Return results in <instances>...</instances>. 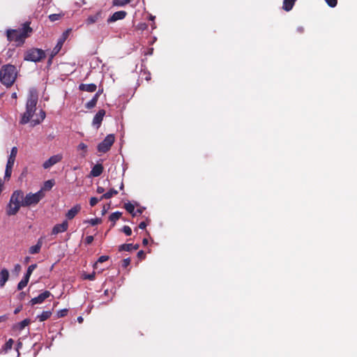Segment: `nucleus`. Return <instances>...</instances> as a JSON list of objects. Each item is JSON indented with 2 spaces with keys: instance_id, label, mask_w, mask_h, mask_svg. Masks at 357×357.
<instances>
[{
  "instance_id": "1",
  "label": "nucleus",
  "mask_w": 357,
  "mask_h": 357,
  "mask_svg": "<svg viewBox=\"0 0 357 357\" xmlns=\"http://www.w3.org/2000/svg\"><path fill=\"white\" fill-rule=\"evenodd\" d=\"M33 29L30 27V22H26L22 27L18 29H8L6 31L7 39L10 42L16 43L17 46H21L24 43L26 38L30 36Z\"/></svg>"
},
{
  "instance_id": "2",
  "label": "nucleus",
  "mask_w": 357,
  "mask_h": 357,
  "mask_svg": "<svg viewBox=\"0 0 357 357\" xmlns=\"http://www.w3.org/2000/svg\"><path fill=\"white\" fill-rule=\"evenodd\" d=\"M16 67L11 64L4 65L0 70V81L6 87H10L17 78Z\"/></svg>"
},
{
  "instance_id": "3",
  "label": "nucleus",
  "mask_w": 357,
  "mask_h": 357,
  "mask_svg": "<svg viewBox=\"0 0 357 357\" xmlns=\"http://www.w3.org/2000/svg\"><path fill=\"white\" fill-rule=\"evenodd\" d=\"M37 102L38 96L31 93L26 103V111L22 115L20 121V124L24 125L29 122L36 112Z\"/></svg>"
},
{
  "instance_id": "4",
  "label": "nucleus",
  "mask_w": 357,
  "mask_h": 357,
  "mask_svg": "<svg viewBox=\"0 0 357 357\" xmlns=\"http://www.w3.org/2000/svg\"><path fill=\"white\" fill-rule=\"evenodd\" d=\"M24 199V192L21 190H15L11 195L9 204L7 207L8 215H14L22 206V200Z\"/></svg>"
},
{
  "instance_id": "5",
  "label": "nucleus",
  "mask_w": 357,
  "mask_h": 357,
  "mask_svg": "<svg viewBox=\"0 0 357 357\" xmlns=\"http://www.w3.org/2000/svg\"><path fill=\"white\" fill-rule=\"evenodd\" d=\"M45 197L43 190H40L36 193L29 192L26 194L22 200V207H29L36 205Z\"/></svg>"
},
{
  "instance_id": "6",
  "label": "nucleus",
  "mask_w": 357,
  "mask_h": 357,
  "mask_svg": "<svg viewBox=\"0 0 357 357\" xmlns=\"http://www.w3.org/2000/svg\"><path fill=\"white\" fill-rule=\"evenodd\" d=\"M45 58V52L42 49L31 48L24 53V59L28 61L40 62Z\"/></svg>"
},
{
  "instance_id": "7",
  "label": "nucleus",
  "mask_w": 357,
  "mask_h": 357,
  "mask_svg": "<svg viewBox=\"0 0 357 357\" xmlns=\"http://www.w3.org/2000/svg\"><path fill=\"white\" fill-rule=\"evenodd\" d=\"M115 141L114 135L112 134L108 135L102 142L98 145V151L100 153H107L109 151L111 146Z\"/></svg>"
},
{
  "instance_id": "8",
  "label": "nucleus",
  "mask_w": 357,
  "mask_h": 357,
  "mask_svg": "<svg viewBox=\"0 0 357 357\" xmlns=\"http://www.w3.org/2000/svg\"><path fill=\"white\" fill-rule=\"evenodd\" d=\"M62 159V154L54 155L43 164V167L44 169H49L56 163L61 162Z\"/></svg>"
},
{
  "instance_id": "9",
  "label": "nucleus",
  "mask_w": 357,
  "mask_h": 357,
  "mask_svg": "<svg viewBox=\"0 0 357 357\" xmlns=\"http://www.w3.org/2000/svg\"><path fill=\"white\" fill-rule=\"evenodd\" d=\"M50 291L46 290L41 293L40 295H38L37 297L33 298L30 301L29 303L31 305H34L36 304H40L42 303L45 299L49 298L51 296Z\"/></svg>"
},
{
  "instance_id": "10",
  "label": "nucleus",
  "mask_w": 357,
  "mask_h": 357,
  "mask_svg": "<svg viewBox=\"0 0 357 357\" xmlns=\"http://www.w3.org/2000/svg\"><path fill=\"white\" fill-rule=\"evenodd\" d=\"M68 228V223L67 220H64L61 224H57L54 226L52 230V235H56L59 233L64 232L67 231Z\"/></svg>"
},
{
  "instance_id": "11",
  "label": "nucleus",
  "mask_w": 357,
  "mask_h": 357,
  "mask_svg": "<svg viewBox=\"0 0 357 357\" xmlns=\"http://www.w3.org/2000/svg\"><path fill=\"white\" fill-rule=\"evenodd\" d=\"M127 15V13L124 10L116 11L107 19L108 23H112L119 20H123Z\"/></svg>"
},
{
  "instance_id": "12",
  "label": "nucleus",
  "mask_w": 357,
  "mask_h": 357,
  "mask_svg": "<svg viewBox=\"0 0 357 357\" xmlns=\"http://www.w3.org/2000/svg\"><path fill=\"white\" fill-rule=\"evenodd\" d=\"M81 205L76 204L72 207L66 214V217L68 220H73L81 211Z\"/></svg>"
},
{
  "instance_id": "13",
  "label": "nucleus",
  "mask_w": 357,
  "mask_h": 357,
  "mask_svg": "<svg viewBox=\"0 0 357 357\" xmlns=\"http://www.w3.org/2000/svg\"><path fill=\"white\" fill-rule=\"evenodd\" d=\"M105 115V111L104 109H100L95 115L93 119V125L96 126L98 128L103 120V117Z\"/></svg>"
},
{
  "instance_id": "14",
  "label": "nucleus",
  "mask_w": 357,
  "mask_h": 357,
  "mask_svg": "<svg viewBox=\"0 0 357 357\" xmlns=\"http://www.w3.org/2000/svg\"><path fill=\"white\" fill-rule=\"evenodd\" d=\"M103 170H104V167H103L102 165L98 163L92 167L90 174L91 176L98 177L102 174V173L103 172Z\"/></svg>"
},
{
  "instance_id": "15",
  "label": "nucleus",
  "mask_w": 357,
  "mask_h": 357,
  "mask_svg": "<svg viewBox=\"0 0 357 357\" xmlns=\"http://www.w3.org/2000/svg\"><path fill=\"white\" fill-rule=\"evenodd\" d=\"M43 238H40L38 240V242L35 245L31 246L29 248V253L31 255H35V254L39 253L40 251V249L43 246Z\"/></svg>"
},
{
  "instance_id": "16",
  "label": "nucleus",
  "mask_w": 357,
  "mask_h": 357,
  "mask_svg": "<svg viewBox=\"0 0 357 357\" xmlns=\"http://www.w3.org/2000/svg\"><path fill=\"white\" fill-rule=\"evenodd\" d=\"M9 278V272L6 268H3L0 271V287H4L6 282Z\"/></svg>"
},
{
  "instance_id": "17",
  "label": "nucleus",
  "mask_w": 357,
  "mask_h": 357,
  "mask_svg": "<svg viewBox=\"0 0 357 357\" xmlns=\"http://www.w3.org/2000/svg\"><path fill=\"white\" fill-rule=\"evenodd\" d=\"M97 89L95 84H81L79 86V89L82 91L94 92Z\"/></svg>"
},
{
  "instance_id": "18",
  "label": "nucleus",
  "mask_w": 357,
  "mask_h": 357,
  "mask_svg": "<svg viewBox=\"0 0 357 357\" xmlns=\"http://www.w3.org/2000/svg\"><path fill=\"white\" fill-rule=\"evenodd\" d=\"M102 11H98L95 15L89 16L86 20V24H91L98 22L100 19L102 18Z\"/></svg>"
},
{
  "instance_id": "19",
  "label": "nucleus",
  "mask_w": 357,
  "mask_h": 357,
  "mask_svg": "<svg viewBox=\"0 0 357 357\" xmlns=\"http://www.w3.org/2000/svg\"><path fill=\"white\" fill-rule=\"evenodd\" d=\"M296 1V0H284L282 9L287 12L290 11L293 8Z\"/></svg>"
},
{
  "instance_id": "20",
  "label": "nucleus",
  "mask_w": 357,
  "mask_h": 357,
  "mask_svg": "<svg viewBox=\"0 0 357 357\" xmlns=\"http://www.w3.org/2000/svg\"><path fill=\"white\" fill-rule=\"evenodd\" d=\"M117 194H118V191L114 188H112L108 192L103 194L100 197V200H102L103 199H110L111 197H112L114 195H116Z\"/></svg>"
},
{
  "instance_id": "21",
  "label": "nucleus",
  "mask_w": 357,
  "mask_h": 357,
  "mask_svg": "<svg viewBox=\"0 0 357 357\" xmlns=\"http://www.w3.org/2000/svg\"><path fill=\"white\" fill-rule=\"evenodd\" d=\"M121 215H122V213L121 212H119V211H116L114 213H112L109 217V221L112 222V227H114V225H115V222L120 219V218L121 217Z\"/></svg>"
},
{
  "instance_id": "22",
  "label": "nucleus",
  "mask_w": 357,
  "mask_h": 357,
  "mask_svg": "<svg viewBox=\"0 0 357 357\" xmlns=\"http://www.w3.org/2000/svg\"><path fill=\"white\" fill-rule=\"evenodd\" d=\"M52 315L51 311H43L41 314L37 316V319L40 321H44L48 319Z\"/></svg>"
},
{
  "instance_id": "23",
  "label": "nucleus",
  "mask_w": 357,
  "mask_h": 357,
  "mask_svg": "<svg viewBox=\"0 0 357 357\" xmlns=\"http://www.w3.org/2000/svg\"><path fill=\"white\" fill-rule=\"evenodd\" d=\"M124 208L132 215V217L136 216V213H135V206L130 203L128 202L124 204Z\"/></svg>"
},
{
  "instance_id": "24",
  "label": "nucleus",
  "mask_w": 357,
  "mask_h": 357,
  "mask_svg": "<svg viewBox=\"0 0 357 357\" xmlns=\"http://www.w3.org/2000/svg\"><path fill=\"white\" fill-rule=\"evenodd\" d=\"M63 43L61 41L58 40L57 44L53 48V50L51 52V58H53L59 52V51L61 50V49L63 46Z\"/></svg>"
},
{
  "instance_id": "25",
  "label": "nucleus",
  "mask_w": 357,
  "mask_h": 357,
  "mask_svg": "<svg viewBox=\"0 0 357 357\" xmlns=\"http://www.w3.org/2000/svg\"><path fill=\"white\" fill-rule=\"evenodd\" d=\"M98 100V95H94V96L92 98V99L86 104V107L87 109L93 108L96 105Z\"/></svg>"
},
{
  "instance_id": "26",
  "label": "nucleus",
  "mask_w": 357,
  "mask_h": 357,
  "mask_svg": "<svg viewBox=\"0 0 357 357\" xmlns=\"http://www.w3.org/2000/svg\"><path fill=\"white\" fill-rule=\"evenodd\" d=\"M30 324V320L29 319H25L23 321H20L17 325V328L19 331H22L26 326H27Z\"/></svg>"
},
{
  "instance_id": "27",
  "label": "nucleus",
  "mask_w": 357,
  "mask_h": 357,
  "mask_svg": "<svg viewBox=\"0 0 357 357\" xmlns=\"http://www.w3.org/2000/svg\"><path fill=\"white\" fill-rule=\"evenodd\" d=\"M54 183L55 182L54 180H47L44 183V185L42 190H50L54 185Z\"/></svg>"
},
{
  "instance_id": "28",
  "label": "nucleus",
  "mask_w": 357,
  "mask_h": 357,
  "mask_svg": "<svg viewBox=\"0 0 357 357\" xmlns=\"http://www.w3.org/2000/svg\"><path fill=\"white\" fill-rule=\"evenodd\" d=\"M132 243H125V244H122L121 245L119 246V252H122V251H131L132 250Z\"/></svg>"
},
{
  "instance_id": "29",
  "label": "nucleus",
  "mask_w": 357,
  "mask_h": 357,
  "mask_svg": "<svg viewBox=\"0 0 357 357\" xmlns=\"http://www.w3.org/2000/svg\"><path fill=\"white\" fill-rule=\"evenodd\" d=\"M36 267H37V264H36L30 265L28 267L26 273V274L24 275V277H25V278H26L27 279L29 280V278H30L33 271L36 268Z\"/></svg>"
},
{
  "instance_id": "30",
  "label": "nucleus",
  "mask_w": 357,
  "mask_h": 357,
  "mask_svg": "<svg viewBox=\"0 0 357 357\" xmlns=\"http://www.w3.org/2000/svg\"><path fill=\"white\" fill-rule=\"evenodd\" d=\"M132 0H113L112 4L114 6H123L129 3Z\"/></svg>"
},
{
  "instance_id": "31",
  "label": "nucleus",
  "mask_w": 357,
  "mask_h": 357,
  "mask_svg": "<svg viewBox=\"0 0 357 357\" xmlns=\"http://www.w3.org/2000/svg\"><path fill=\"white\" fill-rule=\"evenodd\" d=\"M87 145L85 144L84 143H80L78 146H77V150H81L83 152L81 153V156L82 158H85L86 156V152H87Z\"/></svg>"
},
{
  "instance_id": "32",
  "label": "nucleus",
  "mask_w": 357,
  "mask_h": 357,
  "mask_svg": "<svg viewBox=\"0 0 357 357\" xmlns=\"http://www.w3.org/2000/svg\"><path fill=\"white\" fill-rule=\"evenodd\" d=\"M63 16H64V13H57V14H51L48 16V18L51 22H55L59 20Z\"/></svg>"
},
{
  "instance_id": "33",
  "label": "nucleus",
  "mask_w": 357,
  "mask_h": 357,
  "mask_svg": "<svg viewBox=\"0 0 357 357\" xmlns=\"http://www.w3.org/2000/svg\"><path fill=\"white\" fill-rule=\"evenodd\" d=\"M84 223H89L92 226L100 224L102 222V219L99 218H92L90 220H86L84 221Z\"/></svg>"
},
{
  "instance_id": "34",
  "label": "nucleus",
  "mask_w": 357,
  "mask_h": 357,
  "mask_svg": "<svg viewBox=\"0 0 357 357\" xmlns=\"http://www.w3.org/2000/svg\"><path fill=\"white\" fill-rule=\"evenodd\" d=\"M29 280V279L24 277L23 279L18 283L17 289L22 290L23 288H24L27 285Z\"/></svg>"
},
{
  "instance_id": "35",
  "label": "nucleus",
  "mask_w": 357,
  "mask_h": 357,
  "mask_svg": "<svg viewBox=\"0 0 357 357\" xmlns=\"http://www.w3.org/2000/svg\"><path fill=\"white\" fill-rule=\"evenodd\" d=\"M13 343L14 341L10 338L6 342L2 349L6 352L12 349Z\"/></svg>"
},
{
  "instance_id": "36",
  "label": "nucleus",
  "mask_w": 357,
  "mask_h": 357,
  "mask_svg": "<svg viewBox=\"0 0 357 357\" xmlns=\"http://www.w3.org/2000/svg\"><path fill=\"white\" fill-rule=\"evenodd\" d=\"M17 151H18L17 148L16 146H13L11 149L10 153L8 156V159L15 160V158H16V156L17 154Z\"/></svg>"
},
{
  "instance_id": "37",
  "label": "nucleus",
  "mask_w": 357,
  "mask_h": 357,
  "mask_svg": "<svg viewBox=\"0 0 357 357\" xmlns=\"http://www.w3.org/2000/svg\"><path fill=\"white\" fill-rule=\"evenodd\" d=\"M13 169L9 167H6L5 174H4V181H9L12 174Z\"/></svg>"
},
{
  "instance_id": "38",
  "label": "nucleus",
  "mask_w": 357,
  "mask_h": 357,
  "mask_svg": "<svg viewBox=\"0 0 357 357\" xmlns=\"http://www.w3.org/2000/svg\"><path fill=\"white\" fill-rule=\"evenodd\" d=\"M122 231L126 235V236H130L132 234V229L129 226L125 225L122 228Z\"/></svg>"
},
{
  "instance_id": "39",
  "label": "nucleus",
  "mask_w": 357,
  "mask_h": 357,
  "mask_svg": "<svg viewBox=\"0 0 357 357\" xmlns=\"http://www.w3.org/2000/svg\"><path fill=\"white\" fill-rule=\"evenodd\" d=\"M68 310L67 309H63L57 312V317L61 318L66 317L68 314Z\"/></svg>"
},
{
  "instance_id": "40",
  "label": "nucleus",
  "mask_w": 357,
  "mask_h": 357,
  "mask_svg": "<svg viewBox=\"0 0 357 357\" xmlns=\"http://www.w3.org/2000/svg\"><path fill=\"white\" fill-rule=\"evenodd\" d=\"M70 29H68L66 30V31H64L62 34V36L61 38L59 40V41H61L63 43L65 42V40H66V38H68V35H69V33H70Z\"/></svg>"
},
{
  "instance_id": "41",
  "label": "nucleus",
  "mask_w": 357,
  "mask_h": 357,
  "mask_svg": "<svg viewBox=\"0 0 357 357\" xmlns=\"http://www.w3.org/2000/svg\"><path fill=\"white\" fill-rule=\"evenodd\" d=\"M130 258L128 257L126 259H123L121 266L123 268H126L130 264Z\"/></svg>"
},
{
  "instance_id": "42",
  "label": "nucleus",
  "mask_w": 357,
  "mask_h": 357,
  "mask_svg": "<svg viewBox=\"0 0 357 357\" xmlns=\"http://www.w3.org/2000/svg\"><path fill=\"white\" fill-rule=\"evenodd\" d=\"M328 6L334 8L337 6V0H325Z\"/></svg>"
},
{
  "instance_id": "43",
  "label": "nucleus",
  "mask_w": 357,
  "mask_h": 357,
  "mask_svg": "<svg viewBox=\"0 0 357 357\" xmlns=\"http://www.w3.org/2000/svg\"><path fill=\"white\" fill-rule=\"evenodd\" d=\"M100 201L97 197H91L89 201V204L91 206H96L98 202Z\"/></svg>"
},
{
  "instance_id": "44",
  "label": "nucleus",
  "mask_w": 357,
  "mask_h": 357,
  "mask_svg": "<svg viewBox=\"0 0 357 357\" xmlns=\"http://www.w3.org/2000/svg\"><path fill=\"white\" fill-rule=\"evenodd\" d=\"M109 256H107V255H102V256H100L98 261H97V263H103L106 261H107L109 259Z\"/></svg>"
},
{
  "instance_id": "45",
  "label": "nucleus",
  "mask_w": 357,
  "mask_h": 357,
  "mask_svg": "<svg viewBox=\"0 0 357 357\" xmlns=\"http://www.w3.org/2000/svg\"><path fill=\"white\" fill-rule=\"evenodd\" d=\"M96 273L93 272L91 274L85 275L84 278L89 280H93L95 279Z\"/></svg>"
},
{
  "instance_id": "46",
  "label": "nucleus",
  "mask_w": 357,
  "mask_h": 357,
  "mask_svg": "<svg viewBox=\"0 0 357 357\" xmlns=\"http://www.w3.org/2000/svg\"><path fill=\"white\" fill-rule=\"evenodd\" d=\"M15 160H10V159L8 158L6 167H9V168L13 169V167L14 166V164H15Z\"/></svg>"
},
{
  "instance_id": "47",
  "label": "nucleus",
  "mask_w": 357,
  "mask_h": 357,
  "mask_svg": "<svg viewBox=\"0 0 357 357\" xmlns=\"http://www.w3.org/2000/svg\"><path fill=\"white\" fill-rule=\"evenodd\" d=\"M137 257H138L140 260L144 259H145V257H146V254H145V252H144L143 250H139V251L137 252Z\"/></svg>"
},
{
  "instance_id": "48",
  "label": "nucleus",
  "mask_w": 357,
  "mask_h": 357,
  "mask_svg": "<svg viewBox=\"0 0 357 357\" xmlns=\"http://www.w3.org/2000/svg\"><path fill=\"white\" fill-rule=\"evenodd\" d=\"M93 241V236H87L85 238L84 242L86 244L89 245L91 244Z\"/></svg>"
},
{
  "instance_id": "49",
  "label": "nucleus",
  "mask_w": 357,
  "mask_h": 357,
  "mask_svg": "<svg viewBox=\"0 0 357 357\" xmlns=\"http://www.w3.org/2000/svg\"><path fill=\"white\" fill-rule=\"evenodd\" d=\"M22 267L20 264H17L15 267L13 271L16 273V275H18L19 273L21 271Z\"/></svg>"
},
{
  "instance_id": "50",
  "label": "nucleus",
  "mask_w": 357,
  "mask_h": 357,
  "mask_svg": "<svg viewBox=\"0 0 357 357\" xmlns=\"http://www.w3.org/2000/svg\"><path fill=\"white\" fill-rule=\"evenodd\" d=\"M147 226V223L144 221L142 222L139 225V228L141 229H144Z\"/></svg>"
},
{
  "instance_id": "51",
  "label": "nucleus",
  "mask_w": 357,
  "mask_h": 357,
  "mask_svg": "<svg viewBox=\"0 0 357 357\" xmlns=\"http://www.w3.org/2000/svg\"><path fill=\"white\" fill-rule=\"evenodd\" d=\"M144 210H145V208H144V207H140V208H137V209L136 210V211H135V213H136V215H137V213H139V214H142V213L144 212Z\"/></svg>"
},
{
  "instance_id": "52",
  "label": "nucleus",
  "mask_w": 357,
  "mask_h": 357,
  "mask_svg": "<svg viewBox=\"0 0 357 357\" xmlns=\"http://www.w3.org/2000/svg\"><path fill=\"white\" fill-rule=\"evenodd\" d=\"M22 309V305H20L17 307H16L14 310V314H18Z\"/></svg>"
},
{
  "instance_id": "53",
  "label": "nucleus",
  "mask_w": 357,
  "mask_h": 357,
  "mask_svg": "<svg viewBox=\"0 0 357 357\" xmlns=\"http://www.w3.org/2000/svg\"><path fill=\"white\" fill-rule=\"evenodd\" d=\"M104 191H105V189H104L102 187H101V186H98V187L97 188L96 192H97L98 193L101 194V193H103V192H104Z\"/></svg>"
},
{
  "instance_id": "54",
  "label": "nucleus",
  "mask_w": 357,
  "mask_h": 357,
  "mask_svg": "<svg viewBox=\"0 0 357 357\" xmlns=\"http://www.w3.org/2000/svg\"><path fill=\"white\" fill-rule=\"evenodd\" d=\"M8 319V317L6 315H2L0 316V323L3 321H6Z\"/></svg>"
},
{
  "instance_id": "55",
  "label": "nucleus",
  "mask_w": 357,
  "mask_h": 357,
  "mask_svg": "<svg viewBox=\"0 0 357 357\" xmlns=\"http://www.w3.org/2000/svg\"><path fill=\"white\" fill-rule=\"evenodd\" d=\"M144 75H146V77H144V79L147 81L150 80L151 79V74L149 73H146L145 72L144 73Z\"/></svg>"
},
{
  "instance_id": "56",
  "label": "nucleus",
  "mask_w": 357,
  "mask_h": 357,
  "mask_svg": "<svg viewBox=\"0 0 357 357\" xmlns=\"http://www.w3.org/2000/svg\"><path fill=\"white\" fill-rule=\"evenodd\" d=\"M26 296V293H25V292H24V291H22V292L19 294V298H20V300H22V299L24 298V296Z\"/></svg>"
},
{
  "instance_id": "57",
  "label": "nucleus",
  "mask_w": 357,
  "mask_h": 357,
  "mask_svg": "<svg viewBox=\"0 0 357 357\" xmlns=\"http://www.w3.org/2000/svg\"><path fill=\"white\" fill-rule=\"evenodd\" d=\"M149 243V241H148V239L147 238H144L143 241H142V244L144 246H146Z\"/></svg>"
},
{
  "instance_id": "58",
  "label": "nucleus",
  "mask_w": 357,
  "mask_h": 357,
  "mask_svg": "<svg viewBox=\"0 0 357 357\" xmlns=\"http://www.w3.org/2000/svg\"><path fill=\"white\" fill-rule=\"evenodd\" d=\"M139 248V244H135V245H133L132 244V250H137L138 248Z\"/></svg>"
},
{
  "instance_id": "59",
  "label": "nucleus",
  "mask_w": 357,
  "mask_h": 357,
  "mask_svg": "<svg viewBox=\"0 0 357 357\" xmlns=\"http://www.w3.org/2000/svg\"><path fill=\"white\" fill-rule=\"evenodd\" d=\"M103 92V89H99L95 95H98V98L100 97V96L102 94V93Z\"/></svg>"
},
{
  "instance_id": "60",
  "label": "nucleus",
  "mask_w": 357,
  "mask_h": 357,
  "mask_svg": "<svg viewBox=\"0 0 357 357\" xmlns=\"http://www.w3.org/2000/svg\"><path fill=\"white\" fill-rule=\"evenodd\" d=\"M40 115H41V119H41V121H43V120L45 119V112H43V111H42V110H41V112H40Z\"/></svg>"
},
{
  "instance_id": "61",
  "label": "nucleus",
  "mask_w": 357,
  "mask_h": 357,
  "mask_svg": "<svg viewBox=\"0 0 357 357\" xmlns=\"http://www.w3.org/2000/svg\"><path fill=\"white\" fill-rule=\"evenodd\" d=\"M11 97L12 98L17 99V93L15 92L13 93Z\"/></svg>"
},
{
  "instance_id": "62",
  "label": "nucleus",
  "mask_w": 357,
  "mask_h": 357,
  "mask_svg": "<svg viewBox=\"0 0 357 357\" xmlns=\"http://www.w3.org/2000/svg\"><path fill=\"white\" fill-rule=\"evenodd\" d=\"M77 320H78V321H79V323H82V322L83 321V318H82V317H79L77 318Z\"/></svg>"
},
{
  "instance_id": "63",
  "label": "nucleus",
  "mask_w": 357,
  "mask_h": 357,
  "mask_svg": "<svg viewBox=\"0 0 357 357\" xmlns=\"http://www.w3.org/2000/svg\"><path fill=\"white\" fill-rule=\"evenodd\" d=\"M33 121L34 122V125H37V124H39L40 123V121H39V120H37V121L33 120Z\"/></svg>"
},
{
  "instance_id": "64",
  "label": "nucleus",
  "mask_w": 357,
  "mask_h": 357,
  "mask_svg": "<svg viewBox=\"0 0 357 357\" xmlns=\"http://www.w3.org/2000/svg\"><path fill=\"white\" fill-rule=\"evenodd\" d=\"M123 187H124L123 183L121 182V185H120V190H123Z\"/></svg>"
}]
</instances>
